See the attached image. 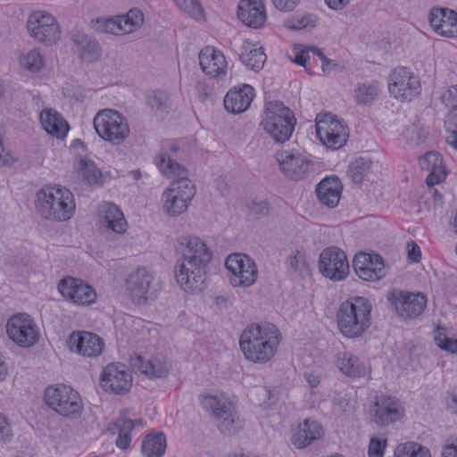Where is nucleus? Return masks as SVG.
Segmentation results:
<instances>
[{
  "mask_svg": "<svg viewBox=\"0 0 457 457\" xmlns=\"http://www.w3.org/2000/svg\"><path fill=\"white\" fill-rule=\"evenodd\" d=\"M387 301L403 319H413L420 316L427 306V298L421 293L394 289L386 295Z\"/></svg>",
  "mask_w": 457,
  "mask_h": 457,
  "instance_id": "obj_15",
  "label": "nucleus"
},
{
  "mask_svg": "<svg viewBox=\"0 0 457 457\" xmlns=\"http://www.w3.org/2000/svg\"><path fill=\"white\" fill-rule=\"evenodd\" d=\"M316 133L324 145L337 150L346 144L349 129L331 113H320L316 118Z\"/></svg>",
  "mask_w": 457,
  "mask_h": 457,
  "instance_id": "obj_11",
  "label": "nucleus"
},
{
  "mask_svg": "<svg viewBox=\"0 0 457 457\" xmlns=\"http://www.w3.org/2000/svg\"><path fill=\"white\" fill-rule=\"evenodd\" d=\"M375 253H357L353 261V267L357 276L365 270L368 265H373V256Z\"/></svg>",
  "mask_w": 457,
  "mask_h": 457,
  "instance_id": "obj_49",
  "label": "nucleus"
},
{
  "mask_svg": "<svg viewBox=\"0 0 457 457\" xmlns=\"http://www.w3.org/2000/svg\"><path fill=\"white\" fill-rule=\"evenodd\" d=\"M100 384L106 392L125 395L131 388L132 375L123 364L110 363L102 372Z\"/></svg>",
  "mask_w": 457,
  "mask_h": 457,
  "instance_id": "obj_20",
  "label": "nucleus"
},
{
  "mask_svg": "<svg viewBox=\"0 0 457 457\" xmlns=\"http://www.w3.org/2000/svg\"><path fill=\"white\" fill-rule=\"evenodd\" d=\"M328 6L333 10H341L345 7L350 0H325Z\"/></svg>",
  "mask_w": 457,
  "mask_h": 457,
  "instance_id": "obj_64",
  "label": "nucleus"
},
{
  "mask_svg": "<svg viewBox=\"0 0 457 457\" xmlns=\"http://www.w3.org/2000/svg\"><path fill=\"white\" fill-rule=\"evenodd\" d=\"M179 4L184 12L195 19H199L203 15V7L198 0H183V2L179 3Z\"/></svg>",
  "mask_w": 457,
  "mask_h": 457,
  "instance_id": "obj_52",
  "label": "nucleus"
},
{
  "mask_svg": "<svg viewBox=\"0 0 457 457\" xmlns=\"http://www.w3.org/2000/svg\"><path fill=\"white\" fill-rule=\"evenodd\" d=\"M282 173L289 179H306L313 170V162L303 153L295 149H285L276 154Z\"/></svg>",
  "mask_w": 457,
  "mask_h": 457,
  "instance_id": "obj_12",
  "label": "nucleus"
},
{
  "mask_svg": "<svg viewBox=\"0 0 457 457\" xmlns=\"http://www.w3.org/2000/svg\"><path fill=\"white\" fill-rule=\"evenodd\" d=\"M177 251L181 254L174 271L178 284L186 292L201 291L212 251L202 239L193 236L179 238Z\"/></svg>",
  "mask_w": 457,
  "mask_h": 457,
  "instance_id": "obj_1",
  "label": "nucleus"
},
{
  "mask_svg": "<svg viewBox=\"0 0 457 457\" xmlns=\"http://www.w3.org/2000/svg\"><path fill=\"white\" fill-rule=\"evenodd\" d=\"M239 58L245 67L254 71L262 70L267 59L262 47H257L248 41L243 43Z\"/></svg>",
  "mask_w": 457,
  "mask_h": 457,
  "instance_id": "obj_34",
  "label": "nucleus"
},
{
  "mask_svg": "<svg viewBox=\"0 0 457 457\" xmlns=\"http://www.w3.org/2000/svg\"><path fill=\"white\" fill-rule=\"evenodd\" d=\"M21 64L31 72L38 71L44 65V60L37 49L30 50L21 58Z\"/></svg>",
  "mask_w": 457,
  "mask_h": 457,
  "instance_id": "obj_46",
  "label": "nucleus"
},
{
  "mask_svg": "<svg viewBox=\"0 0 457 457\" xmlns=\"http://www.w3.org/2000/svg\"><path fill=\"white\" fill-rule=\"evenodd\" d=\"M372 305L363 296H352L343 302L337 312V327L348 338L361 337L370 326Z\"/></svg>",
  "mask_w": 457,
  "mask_h": 457,
  "instance_id": "obj_4",
  "label": "nucleus"
},
{
  "mask_svg": "<svg viewBox=\"0 0 457 457\" xmlns=\"http://www.w3.org/2000/svg\"><path fill=\"white\" fill-rule=\"evenodd\" d=\"M445 404L447 410L452 413L457 415V389L449 391L445 396Z\"/></svg>",
  "mask_w": 457,
  "mask_h": 457,
  "instance_id": "obj_57",
  "label": "nucleus"
},
{
  "mask_svg": "<svg viewBox=\"0 0 457 457\" xmlns=\"http://www.w3.org/2000/svg\"><path fill=\"white\" fill-rule=\"evenodd\" d=\"M310 59L309 56V48L307 50H300L295 53L294 62L299 65L303 66L308 71L307 62Z\"/></svg>",
  "mask_w": 457,
  "mask_h": 457,
  "instance_id": "obj_60",
  "label": "nucleus"
},
{
  "mask_svg": "<svg viewBox=\"0 0 457 457\" xmlns=\"http://www.w3.org/2000/svg\"><path fill=\"white\" fill-rule=\"evenodd\" d=\"M35 205L42 218L54 221L69 220L76 209L73 194L61 186L41 188L37 193Z\"/></svg>",
  "mask_w": 457,
  "mask_h": 457,
  "instance_id": "obj_5",
  "label": "nucleus"
},
{
  "mask_svg": "<svg viewBox=\"0 0 457 457\" xmlns=\"http://www.w3.org/2000/svg\"><path fill=\"white\" fill-rule=\"evenodd\" d=\"M295 125V113L282 102L271 101L265 104L264 114L260 126L276 143L287 141L291 137Z\"/></svg>",
  "mask_w": 457,
  "mask_h": 457,
  "instance_id": "obj_6",
  "label": "nucleus"
},
{
  "mask_svg": "<svg viewBox=\"0 0 457 457\" xmlns=\"http://www.w3.org/2000/svg\"><path fill=\"white\" fill-rule=\"evenodd\" d=\"M66 344L71 352L88 358L98 357L104 347V343L98 335L87 331L72 332Z\"/></svg>",
  "mask_w": 457,
  "mask_h": 457,
  "instance_id": "obj_21",
  "label": "nucleus"
},
{
  "mask_svg": "<svg viewBox=\"0 0 457 457\" xmlns=\"http://www.w3.org/2000/svg\"><path fill=\"white\" fill-rule=\"evenodd\" d=\"M372 162L369 157L360 156L349 166L348 173L355 184L362 183L364 178L370 173Z\"/></svg>",
  "mask_w": 457,
  "mask_h": 457,
  "instance_id": "obj_40",
  "label": "nucleus"
},
{
  "mask_svg": "<svg viewBox=\"0 0 457 457\" xmlns=\"http://www.w3.org/2000/svg\"><path fill=\"white\" fill-rule=\"evenodd\" d=\"M301 0H272L274 6L283 12L293 11Z\"/></svg>",
  "mask_w": 457,
  "mask_h": 457,
  "instance_id": "obj_56",
  "label": "nucleus"
},
{
  "mask_svg": "<svg viewBox=\"0 0 457 457\" xmlns=\"http://www.w3.org/2000/svg\"><path fill=\"white\" fill-rule=\"evenodd\" d=\"M78 169L82 179L87 184L90 186H100L104 184V179L102 171L96 164L87 156L79 158Z\"/></svg>",
  "mask_w": 457,
  "mask_h": 457,
  "instance_id": "obj_36",
  "label": "nucleus"
},
{
  "mask_svg": "<svg viewBox=\"0 0 457 457\" xmlns=\"http://www.w3.org/2000/svg\"><path fill=\"white\" fill-rule=\"evenodd\" d=\"M250 209L255 214L266 215L269 213V204L266 201H253Z\"/></svg>",
  "mask_w": 457,
  "mask_h": 457,
  "instance_id": "obj_59",
  "label": "nucleus"
},
{
  "mask_svg": "<svg viewBox=\"0 0 457 457\" xmlns=\"http://www.w3.org/2000/svg\"><path fill=\"white\" fill-rule=\"evenodd\" d=\"M337 366L350 378H361L366 374L365 365L356 356L346 352L338 353Z\"/></svg>",
  "mask_w": 457,
  "mask_h": 457,
  "instance_id": "obj_35",
  "label": "nucleus"
},
{
  "mask_svg": "<svg viewBox=\"0 0 457 457\" xmlns=\"http://www.w3.org/2000/svg\"><path fill=\"white\" fill-rule=\"evenodd\" d=\"M318 269L323 277L332 281L345 280L350 270L346 254L337 246L327 247L321 251Z\"/></svg>",
  "mask_w": 457,
  "mask_h": 457,
  "instance_id": "obj_13",
  "label": "nucleus"
},
{
  "mask_svg": "<svg viewBox=\"0 0 457 457\" xmlns=\"http://www.w3.org/2000/svg\"><path fill=\"white\" fill-rule=\"evenodd\" d=\"M225 266L233 274L230 282L234 287H250L257 279L256 264L246 254L232 253L228 255Z\"/></svg>",
  "mask_w": 457,
  "mask_h": 457,
  "instance_id": "obj_16",
  "label": "nucleus"
},
{
  "mask_svg": "<svg viewBox=\"0 0 457 457\" xmlns=\"http://www.w3.org/2000/svg\"><path fill=\"white\" fill-rule=\"evenodd\" d=\"M378 93V85L375 83L359 84L354 89V98L359 104H370L376 99Z\"/></svg>",
  "mask_w": 457,
  "mask_h": 457,
  "instance_id": "obj_43",
  "label": "nucleus"
},
{
  "mask_svg": "<svg viewBox=\"0 0 457 457\" xmlns=\"http://www.w3.org/2000/svg\"><path fill=\"white\" fill-rule=\"evenodd\" d=\"M436 343L441 349L451 353H457V339L450 338L445 336L439 335L435 337Z\"/></svg>",
  "mask_w": 457,
  "mask_h": 457,
  "instance_id": "obj_53",
  "label": "nucleus"
},
{
  "mask_svg": "<svg viewBox=\"0 0 457 457\" xmlns=\"http://www.w3.org/2000/svg\"><path fill=\"white\" fill-rule=\"evenodd\" d=\"M442 457H457V439L446 443L442 450Z\"/></svg>",
  "mask_w": 457,
  "mask_h": 457,
  "instance_id": "obj_61",
  "label": "nucleus"
},
{
  "mask_svg": "<svg viewBox=\"0 0 457 457\" xmlns=\"http://www.w3.org/2000/svg\"><path fill=\"white\" fill-rule=\"evenodd\" d=\"M199 62L202 71L212 78L226 75L228 62L223 53L213 46H206L199 53Z\"/></svg>",
  "mask_w": 457,
  "mask_h": 457,
  "instance_id": "obj_25",
  "label": "nucleus"
},
{
  "mask_svg": "<svg viewBox=\"0 0 457 457\" xmlns=\"http://www.w3.org/2000/svg\"><path fill=\"white\" fill-rule=\"evenodd\" d=\"M288 272L295 278H304L310 275V265L305 253L296 250L286 260Z\"/></svg>",
  "mask_w": 457,
  "mask_h": 457,
  "instance_id": "obj_38",
  "label": "nucleus"
},
{
  "mask_svg": "<svg viewBox=\"0 0 457 457\" xmlns=\"http://www.w3.org/2000/svg\"><path fill=\"white\" fill-rule=\"evenodd\" d=\"M420 166L422 170L429 171L426 178L428 187H433L442 182L446 176L445 168L443 165V158L437 152H428L420 159Z\"/></svg>",
  "mask_w": 457,
  "mask_h": 457,
  "instance_id": "obj_30",
  "label": "nucleus"
},
{
  "mask_svg": "<svg viewBox=\"0 0 457 457\" xmlns=\"http://www.w3.org/2000/svg\"><path fill=\"white\" fill-rule=\"evenodd\" d=\"M343 185L337 177H327L316 187V195L320 203L328 208L337 206L341 198Z\"/></svg>",
  "mask_w": 457,
  "mask_h": 457,
  "instance_id": "obj_27",
  "label": "nucleus"
},
{
  "mask_svg": "<svg viewBox=\"0 0 457 457\" xmlns=\"http://www.w3.org/2000/svg\"><path fill=\"white\" fill-rule=\"evenodd\" d=\"M238 19L248 27L259 28L266 20L261 0H242L238 4Z\"/></svg>",
  "mask_w": 457,
  "mask_h": 457,
  "instance_id": "obj_29",
  "label": "nucleus"
},
{
  "mask_svg": "<svg viewBox=\"0 0 457 457\" xmlns=\"http://www.w3.org/2000/svg\"><path fill=\"white\" fill-rule=\"evenodd\" d=\"M126 33L132 32L136 28L140 27L144 22V14L140 9L133 8L127 15L120 17Z\"/></svg>",
  "mask_w": 457,
  "mask_h": 457,
  "instance_id": "obj_44",
  "label": "nucleus"
},
{
  "mask_svg": "<svg viewBox=\"0 0 457 457\" xmlns=\"http://www.w3.org/2000/svg\"><path fill=\"white\" fill-rule=\"evenodd\" d=\"M146 101L147 104L153 110H162L166 108L169 104V96L164 91L155 90L147 94Z\"/></svg>",
  "mask_w": 457,
  "mask_h": 457,
  "instance_id": "obj_47",
  "label": "nucleus"
},
{
  "mask_svg": "<svg viewBox=\"0 0 457 457\" xmlns=\"http://www.w3.org/2000/svg\"><path fill=\"white\" fill-rule=\"evenodd\" d=\"M386 445V439L371 437L368 447L369 457H383Z\"/></svg>",
  "mask_w": 457,
  "mask_h": 457,
  "instance_id": "obj_50",
  "label": "nucleus"
},
{
  "mask_svg": "<svg viewBox=\"0 0 457 457\" xmlns=\"http://www.w3.org/2000/svg\"><path fill=\"white\" fill-rule=\"evenodd\" d=\"M113 425L118 432L116 446L122 450L128 449L131 443L130 433L135 428V423L125 415H120Z\"/></svg>",
  "mask_w": 457,
  "mask_h": 457,
  "instance_id": "obj_39",
  "label": "nucleus"
},
{
  "mask_svg": "<svg viewBox=\"0 0 457 457\" xmlns=\"http://www.w3.org/2000/svg\"><path fill=\"white\" fill-rule=\"evenodd\" d=\"M395 457H431L428 448L418 443L407 442L396 446Z\"/></svg>",
  "mask_w": 457,
  "mask_h": 457,
  "instance_id": "obj_41",
  "label": "nucleus"
},
{
  "mask_svg": "<svg viewBox=\"0 0 457 457\" xmlns=\"http://www.w3.org/2000/svg\"><path fill=\"white\" fill-rule=\"evenodd\" d=\"M281 333L270 322L248 325L241 334L240 348L245 358L255 363H266L276 353Z\"/></svg>",
  "mask_w": 457,
  "mask_h": 457,
  "instance_id": "obj_3",
  "label": "nucleus"
},
{
  "mask_svg": "<svg viewBox=\"0 0 457 457\" xmlns=\"http://www.w3.org/2000/svg\"><path fill=\"white\" fill-rule=\"evenodd\" d=\"M403 413L399 399L390 395L377 396L370 409L371 421L379 427L396 423L403 417Z\"/></svg>",
  "mask_w": 457,
  "mask_h": 457,
  "instance_id": "obj_17",
  "label": "nucleus"
},
{
  "mask_svg": "<svg viewBox=\"0 0 457 457\" xmlns=\"http://www.w3.org/2000/svg\"><path fill=\"white\" fill-rule=\"evenodd\" d=\"M388 90L395 98L411 101L420 94V83L409 69L397 67L390 74Z\"/></svg>",
  "mask_w": 457,
  "mask_h": 457,
  "instance_id": "obj_19",
  "label": "nucleus"
},
{
  "mask_svg": "<svg viewBox=\"0 0 457 457\" xmlns=\"http://www.w3.org/2000/svg\"><path fill=\"white\" fill-rule=\"evenodd\" d=\"M12 436L11 428L7 422L6 418L0 413V442L6 443L11 440Z\"/></svg>",
  "mask_w": 457,
  "mask_h": 457,
  "instance_id": "obj_55",
  "label": "nucleus"
},
{
  "mask_svg": "<svg viewBox=\"0 0 457 457\" xmlns=\"http://www.w3.org/2000/svg\"><path fill=\"white\" fill-rule=\"evenodd\" d=\"M130 365L136 373L143 374L148 378H161L169 373L167 360L162 355L145 358L136 354L130 358Z\"/></svg>",
  "mask_w": 457,
  "mask_h": 457,
  "instance_id": "obj_23",
  "label": "nucleus"
},
{
  "mask_svg": "<svg viewBox=\"0 0 457 457\" xmlns=\"http://www.w3.org/2000/svg\"><path fill=\"white\" fill-rule=\"evenodd\" d=\"M201 404L206 411H212L217 427L222 434L231 435L241 428L239 416L228 399L206 395L203 396Z\"/></svg>",
  "mask_w": 457,
  "mask_h": 457,
  "instance_id": "obj_9",
  "label": "nucleus"
},
{
  "mask_svg": "<svg viewBox=\"0 0 457 457\" xmlns=\"http://www.w3.org/2000/svg\"><path fill=\"white\" fill-rule=\"evenodd\" d=\"M408 259L413 262H418L420 260L421 253L420 248L414 241L407 244Z\"/></svg>",
  "mask_w": 457,
  "mask_h": 457,
  "instance_id": "obj_58",
  "label": "nucleus"
},
{
  "mask_svg": "<svg viewBox=\"0 0 457 457\" xmlns=\"http://www.w3.org/2000/svg\"><path fill=\"white\" fill-rule=\"evenodd\" d=\"M428 21L434 30L445 37H457V12L443 7H434L428 14Z\"/></svg>",
  "mask_w": 457,
  "mask_h": 457,
  "instance_id": "obj_24",
  "label": "nucleus"
},
{
  "mask_svg": "<svg viewBox=\"0 0 457 457\" xmlns=\"http://www.w3.org/2000/svg\"><path fill=\"white\" fill-rule=\"evenodd\" d=\"M6 332L9 338L21 347L32 346L39 339L37 327L27 313L11 316L6 324Z\"/></svg>",
  "mask_w": 457,
  "mask_h": 457,
  "instance_id": "obj_14",
  "label": "nucleus"
},
{
  "mask_svg": "<svg viewBox=\"0 0 457 457\" xmlns=\"http://www.w3.org/2000/svg\"><path fill=\"white\" fill-rule=\"evenodd\" d=\"M214 94L213 86L206 81H198L195 85V96L201 103L210 100Z\"/></svg>",
  "mask_w": 457,
  "mask_h": 457,
  "instance_id": "obj_51",
  "label": "nucleus"
},
{
  "mask_svg": "<svg viewBox=\"0 0 457 457\" xmlns=\"http://www.w3.org/2000/svg\"><path fill=\"white\" fill-rule=\"evenodd\" d=\"M448 136L446 142L457 149V108L451 110L446 122Z\"/></svg>",
  "mask_w": 457,
  "mask_h": 457,
  "instance_id": "obj_48",
  "label": "nucleus"
},
{
  "mask_svg": "<svg viewBox=\"0 0 457 457\" xmlns=\"http://www.w3.org/2000/svg\"><path fill=\"white\" fill-rule=\"evenodd\" d=\"M93 124L99 137L114 145L123 144L130 133L127 119L113 109L100 110L94 117Z\"/></svg>",
  "mask_w": 457,
  "mask_h": 457,
  "instance_id": "obj_7",
  "label": "nucleus"
},
{
  "mask_svg": "<svg viewBox=\"0 0 457 457\" xmlns=\"http://www.w3.org/2000/svg\"><path fill=\"white\" fill-rule=\"evenodd\" d=\"M309 52H312L314 55H317L320 59L321 64H322V70H323V71H326L325 66L329 64L330 60L328 58H327L323 54L321 50L318 47L312 46L309 48Z\"/></svg>",
  "mask_w": 457,
  "mask_h": 457,
  "instance_id": "obj_63",
  "label": "nucleus"
},
{
  "mask_svg": "<svg viewBox=\"0 0 457 457\" xmlns=\"http://www.w3.org/2000/svg\"><path fill=\"white\" fill-rule=\"evenodd\" d=\"M160 171L174 179L171 186L163 193V207L170 216L184 212L195 194L192 181L187 179V170L172 160L168 154H160L155 159Z\"/></svg>",
  "mask_w": 457,
  "mask_h": 457,
  "instance_id": "obj_2",
  "label": "nucleus"
},
{
  "mask_svg": "<svg viewBox=\"0 0 457 457\" xmlns=\"http://www.w3.org/2000/svg\"><path fill=\"white\" fill-rule=\"evenodd\" d=\"M96 29L113 35L126 33L120 17L117 20L104 18L97 19Z\"/></svg>",
  "mask_w": 457,
  "mask_h": 457,
  "instance_id": "obj_45",
  "label": "nucleus"
},
{
  "mask_svg": "<svg viewBox=\"0 0 457 457\" xmlns=\"http://www.w3.org/2000/svg\"><path fill=\"white\" fill-rule=\"evenodd\" d=\"M40 121L44 129L57 138L64 137L69 130L67 121L57 112L44 110L40 113Z\"/></svg>",
  "mask_w": 457,
  "mask_h": 457,
  "instance_id": "obj_33",
  "label": "nucleus"
},
{
  "mask_svg": "<svg viewBox=\"0 0 457 457\" xmlns=\"http://www.w3.org/2000/svg\"><path fill=\"white\" fill-rule=\"evenodd\" d=\"M307 25V21L304 17L293 18L287 21V27L292 29H300Z\"/></svg>",
  "mask_w": 457,
  "mask_h": 457,
  "instance_id": "obj_62",
  "label": "nucleus"
},
{
  "mask_svg": "<svg viewBox=\"0 0 457 457\" xmlns=\"http://www.w3.org/2000/svg\"><path fill=\"white\" fill-rule=\"evenodd\" d=\"M126 289L134 303L142 304L148 300L155 299L161 287L153 273L141 267L129 275L126 279Z\"/></svg>",
  "mask_w": 457,
  "mask_h": 457,
  "instance_id": "obj_10",
  "label": "nucleus"
},
{
  "mask_svg": "<svg viewBox=\"0 0 457 457\" xmlns=\"http://www.w3.org/2000/svg\"><path fill=\"white\" fill-rule=\"evenodd\" d=\"M254 97V89L248 84L230 88L224 97L225 109L233 114L245 112Z\"/></svg>",
  "mask_w": 457,
  "mask_h": 457,
  "instance_id": "obj_26",
  "label": "nucleus"
},
{
  "mask_svg": "<svg viewBox=\"0 0 457 457\" xmlns=\"http://www.w3.org/2000/svg\"><path fill=\"white\" fill-rule=\"evenodd\" d=\"M27 26L30 36L38 42L52 45L60 38L59 25L55 18L48 12H33L28 20Z\"/></svg>",
  "mask_w": 457,
  "mask_h": 457,
  "instance_id": "obj_18",
  "label": "nucleus"
},
{
  "mask_svg": "<svg viewBox=\"0 0 457 457\" xmlns=\"http://www.w3.org/2000/svg\"><path fill=\"white\" fill-rule=\"evenodd\" d=\"M166 438L163 433L149 434L142 442L141 451L145 457H162L166 450Z\"/></svg>",
  "mask_w": 457,
  "mask_h": 457,
  "instance_id": "obj_37",
  "label": "nucleus"
},
{
  "mask_svg": "<svg viewBox=\"0 0 457 457\" xmlns=\"http://www.w3.org/2000/svg\"><path fill=\"white\" fill-rule=\"evenodd\" d=\"M321 425L314 420H305L293 430L291 442L298 449L305 448L323 436Z\"/></svg>",
  "mask_w": 457,
  "mask_h": 457,
  "instance_id": "obj_28",
  "label": "nucleus"
},
{
  "mask_svg": "<svg viewBox=\"0 0 457 457\" xmlns=\"http://www.w3.org/2000/svg\"><path fill=\"white\" fill-rule=\"evenodd\" d=\"M45 402L63 417L77 418L83 410L79 394L64 384L48 386L45 392Z\"/></svg>",
  "mask_w": 457,
  "mask_h": 457,
  "instance_id": "obj_8",
  "label": "nucleus"
},
{
  "mask_svg": "<svg viewBox=\"0 0 457 457\" xmlns=\"http://www.w3.org/2000/svg\"><path fill=\"white\" fill-rule=\"evenodd\" d=\"M72 40L76 46V52L83 62H93L100 58L101 47L93 37L77 32L73 34Z\"/></svg>",
  "mask_w": 457,
  "mask_h": 457,
  "instance_id": "obj_31",
  "label": "nucleus"
},
{
  "mask_svg": "<svg viewBox=\"0 0 457 457\" xmlns=\"http://www.w3.org/2000/svg\"><path fill=\"white\" fill-rule=\"evenodd\" d=\"M373 265H368L365 270L362 271L358 277L365 281H377L386 276L385 264L382 257L375 253L373 256Z\"/></svg>",
  "mask_w": 457,
  "mask_h": 457,
  "instance_id": "obj_42",
  "label": "nucleus"
},
{
  "mask_svg": "<svg viewBox=\"0 0 457 457\" xmlns=\"http://www.w3.org/2000/svg\"><path fill=\"white\" fill-rule=\"evenodd\" d=\"M441 99L442 103L451 110L457 108V85L452 86L445 91Z\"/></svg>",
  "mask_w": 457,
  "mask_h": 457,
  "instance_id": "obj_54",
  "label": "nucleus"
},
{
  "mask_svg": "<svg viewBox=\"0 0 457 457\" xmlns=\"http://www.w3.org/2000/svg\"><path fill=\"white\" fill-rule=\"evenodd\" d=\"M99 216L103 224L117 234L127 229V221L120 208L112 203H104L99 209Z\"/></svg>",
  "mask_w": 457,
  "mask_h": 457,
  "instance_id": "obj_32",
  "label": "nucleus"
},
{
  "mask_svg": "<svg viewBox=\"0 0 457 457\" xmlns=\"http://www.w3.org/2000/svg\"><path fill=\"white\" fill-rule=\"evenodd\" d=\"M58 289L62 295L75 304L90 305L96 299L95 289L83 280L74 278H64L59 285Z\"/></svg>",
  "mask_w": 457,
  "mask_h": 457,
  "instance_id": "obj_22",
  "label": "nucleus"
}]
</instances>
